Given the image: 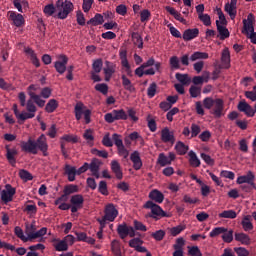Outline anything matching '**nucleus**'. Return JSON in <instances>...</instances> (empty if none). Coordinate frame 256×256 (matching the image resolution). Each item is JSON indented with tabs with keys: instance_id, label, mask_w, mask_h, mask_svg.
Segmentation results:
<instances>
[{
	"instance_id": "1",
	"label": "nucleus",
	"mask_w": 256,
	"mask_h": 256,
	"mask_svg": "<svg viewBox=\"0 0 256 256\" xmlns=\"http://www.w3.org/2000/svg\"><path fill=\"white\" fill-rule=\"evenodd\" d=\"M75 6L69 0H57L56 10L58 11V19H67L70 13H73Z\"/></svg>"
},
{
	"instance_id": "2",
	"label": "nucleus",
	"mask_w": 256,
	"mask_h": 256,
	"mask_svg": "<svg viewBox=\"0 0 256 256\" xmlns=\"http://www.w3.org/2000/svg\"><path fill=\"white\" fill-rule=\"evenodd\" d=\"M255 21V16L253 13L248 14L247 19L243 20V29L242 33L244 35H249V39H251V42L256 45V32H255V27L253 26V23Z\"/></svg>"
},
{
	"instance_id": "3",
	"label": "nucleus",
	"mask_w": 256,
	"mask_h": 256,
	"mask_svg": "<svg viewBox=\"0 0 256 256\" xmlns=\"http://www.w3.org/2000/svg\"><path fill=\"white\" fill-rule=\"evenodd\" d=\"M74 113L77 121H81V117L84 115L86 125L91 123V110L85 107V104L79 102L74 107Z\"/></svg>"
},
{
	"instance_id": "4",
	"label": "nucleus",
	"mask_w": 256,
	"mask_h": 256,
	"mask_svg": "<svg viewBox=\"0 0 256 256\" xmlns=\"http://www.w3.org/2000/svg\"><path fill=\"white\" fill-rule=\"evenodd\" d=\"M143 208L151 209V214H149L148 217H151L152 219H157V217H169V215H167V212L163 211L161 206L154 203L153 200H148L143 205Z\"/></svg>"
},
{
	"instance_id": "5",
	"label": "nucleus",
	"mask_w": 256,
	"mask_h": 256,
	"mask_svg": "<svg viewBox=\"0 0 256 256\" xmlns=\"http://www.w3.org/2000/svg\"><path fill=\"white\" fill-rule=\"evenodd\" d=\"M104 119L106 123H115V121H127L128 115L125 110L119 109L105 114Z\"/></svg>"
},
{
	"instance_id": "6",
	"label": "nucleus",
	"mask_w": 256,
	"mask_h": 256,
	"mask_svg": "<svg viewBox=\"0 0 256 256\" xmlns=\"http://www.w3.org/2000/svg\"><path fill=\"white\" fill-rule=\"evenodd\" d=\"M153 65H155V59L149 58L147 62H144L135 70V75H137V77H143V75H155L154 68L147 69V67H153Z\"/></svg>"
},
{
	"instance_id": "7",
	"label": "nucleus",
	"mask_w": 256,
	"mask_h": 256,
	"mask_svg": "<svg viewBox=\"0 0 256 256\" xmlns=\"http://www.w3.org/2000/svg\"><path fill=\"white\" fill-rule=\"evenodd\" d=\"M112 141L117 147L118 155L124 159H127L129 157V150H127L125 145H123V139H121V135L114 133L112 135Z\"/></svg>"
},
{
	"instance_id": "8",
	"label": "nucleus",
	"mask_w": 256,
	"mask_h": 256,
	"mask_svg": "<svg viewBox=\"0 0 256 256\" xmlns=\"http://www.w3.org/2000/svg\"><path fill=\"white\" fill-rule=\"evenodd\" d=\"M71 203V213H77L79 209H83V203H85V198L81 194H75L70 198Z\"/></svg>"
},
{
	"instance_id": "9",
	"label": "nucleus",
	"mask_w": 256,
	"mask_h": 256,
	"mask_svg": "<svg viewBox=\"0 0 256 256\" xmlns=\"http://www.w3.org/2000/svg\"><path fill=\"white\" fill-rule=\"evenodd\" d=\"M21 151L24 153H32V155H37V144L35 140L29 138L28 141H22L20 143Z\"/></svg>"
},
{
	"instance_id": "10",
	"label": "nucleus",
	"mask_w": 256,
	"mask_h": 256,
	"mask_svg": "<svg viewBox=\"0 0 256 256\" xmlns=\"http://www.w3.org/2000/svg\"><path fill=\"white\" fill-rule=\"evenodd\" d=\"M5 189L1 193V200L4 203H10V201H13V196L17 193V190L11 184H6Z\"/></svg>"
},
{
	"instance_id": "11",
	"label": "nucleus",
	"mask_w": 256,
	"mask_h": 256,
	"mask_svg": "<svg viewBox=\"0 0 256 256\" xmlns=\"http://www.w3.org/2000/svg\"><path fill=\"white\" fill-rule=\"evenodd\" d=\"M58 58L61 59V61H56L54 63V67L57 73L63 75V73L67 71V63H69V58L65 54L60 55Z\"/></svg>"
},
{
	"instance_id": "12",
	"label": "nucleus",
	"mask_w": 256,
	"mask_h": 256,
	"mask_svg": "<svg viewBox=\"0 0 256 256\" xmlns=\"http://www.w3.org/2000/svg\"><path fill=\"white\" fill-rule=\"evenodd\" d=\"M237 109L238 111H240V113H244L246 117H255V112L253 111V107H251L249 103H247V101L245 100H241L238 103Z\"/></svg>"
},
{
	"instance_id": "13",
	"label": "nucleus",
	"mask_w": 256,
	"mask_h": 256,
	"mask_svg": "<svg viewBox=\"0 0 256 256\" xmlns=\"http://www.w3.org/2000/svg\"><path fill=\"white\" fill-rule=\"evenodd\" d=\"M6 149V159L10 163L12 167H15L17 163V155H19V152L15 148H10L9 145L5 146Z\"/></svg>"
},
{
	"instance_id": "14",
	"label": "nucleus",
	"mask_w": 256,
	"mask_h": 256,
	"mask_svg": "<svg viewBox=\"0 0 256 256\" xmlns=\"http://www.w3.org/2000/svg\"><path fill=\"white\" fill-rule=\"evenodd\" d=\"M224 11L228 13L230 19L233 21L237 17V0H230V3H226Z\"/></svg>"
},
{
	"instance_id": "15",
	"label": "nucleus",
	"mask_w": 256,
	"mask_h": 256,
	"mask_svg": "<svg viewBox=\"0 0 256 256\" xmlns=\"http://www.w3.org/2000/svg\"><path fill=\"white\" fill-rule=\"evenodd\" d=\"M119 215V211H117V208H115L114 204H108L105 208V219L107 221H115V218Z\"/></svg>"
},
{
	"instance_id": "16",
	"label": "nucleus",
	"mask_w": 256,
	"mask_h": 256,
	"mask_svg": "<svg viewBox=\"0 0 256 256\" xmlns=\"http://www.w3.org/2000/svg\"><path fill=\"white\" fill-rule=\"evenodd\" d=\"M36 149H39L42 151L44 157H47V149H49V146L47 145V137H45V134H42L35 142Z\"/></svg>"
},
{
	"instance_id": "17",
	"label": "nucleus",
	"mask_w": 256,
	"mask_h": 256,
	"mask_svg": "<svg viewBox=\"0 0 256 256\" xmlns=\"http://www.w3.org/2000/svg\"><path fill=\"white\" fill-rule=\"evenodd\" d=\"M101 160H99L98 158H93L91 163L88 164V169H90L93 177H95L96 179H99L100 174H99V168L101 167Z\"/></svg>"
},
{
	"instance_id": "18",
	"label": "nucleus",
	"mask_w": 256,
	"mask_h": 256,
	"mask_svg": "<svg viewBox=\"0 0 256 256\" xmlns=\"http://www.w3.org/2000/svg\"><path fill=\"white\" fill-rule=\"evenodd\" d=\"M161 141L163 143H175V134L169 131L168 127L161 130Z\"/></svg>"
},
{
	"instance_id": "19",
	"label": "nucleus",
	"mask_w": 256,
	"mask_h": 256,
	"mask_svg": "<svg viewBox=\"0 0 256 256\" xmlns=\"http://www.w3.org/2000/svg\"><path fill=\"white\" fill-rule=\"evenodd\" d=\"M223 109H225V102L223 101V99L221 98L215 99L213 115H215V117H217L218 119L221 118Z\"/></svg>"
},
{
	"instance_id": "20",
	"label": "nucleus",
	"mask_w": 256,
	"mask_h": 256,
	"mask_svg": "<svg viewBox=\"0 0 256 256\" xmlns=\"http://www.w3.org/2000/svg\"><path fill=\"white\" fill-rule=\"evenodd\" d=\"M196 37H199V28L186 29L182 35V38L185 41H193Z\"/></svg>"
},
{
	"instance_id": "21",
	"label": "nucleus",
	"mask_w": 256,
	"mask_h": 256,
	"mask_svg": "<svg viewBox=\"0 0 256 256\" xmlns=\"http://www.w3.org/2000/svg\"><path fill=\"white\" fill-rule=\"evenodd\" d=\"M106 67L104 68L105 81H111V77L115 73L116 65L112 62L105 61Z\"/></svg>"
},
{
	"instance_id": "22",
	"label": "nucleus",
	"mask_w": 256,
	"mask_h": 256,
	"mask_svg": "<svg viewBox=\"0 0 256 256\" xmlns=\"http://www.w3.org/2000/svg\"><path fill=\"white\" fill-rule=\"evenodd\" d=\"M130 160L133 163V169H135V171H139V169L143 167V161H141V156L138 151H134L130 155Z\"/></svg>"
},
{
	"instance_id": "23",
	"label": "nucleus",
	"mask_w": 256,
	"mask_h": 256,
	"mask_svg": "<svg viewBox=\"0 0 256 256\" xmlns=\"http://www.w3.org/2000/svg\"><path fill=\"white\" fill-rule=\"evenodd\" d=\"M8 15L16 27H21L22 25H25V18H23V15L17 14L14 11H9Z\"/></svg>"
},
{
	"instance_id": "24",
	"label": "nucleus",
	"mask_w": 256,
	"mask_h": 256,
	"mask_svg": "<svg viewBox=\"0 0 256 256\" xmlns=\"http://www.w3.org/2000/svg\"><path fill=\"white\" fill-rule=\"evenodd\" d=\"M148 197L149 199H151V201H154L155 203H162L163 201H165V195L157 189L152 190L149 193Z\"/></svg>"
},
{
	"instance_id": "25",
	"label": "nucleus",
	"mask_w": 256,
	"mask_h": 256,
	"mask_svg": "<svg viewBox=\"0 0 256 256\" xmlns=\"http://www.w3.org/2000/svg\"><path fill=\"white\" fill-rule=\"evenodd\" d=\"M221 61L224 69H229V67H231V53L229 52V48H225L222 51Z\"/></svg>"
},
{
	"instance_id": "26",
	"label": "nucleus",
	"mask_w": 256,
	"mask_h": 256,
	"mask_svg": "<svg viewBox=\"0 0 256 256\" xmlns=\"http://www.w3.org/2000/svg\"><path fill=\"white\" fill-rule=\"evenodd\" d=\"M216 27H217V31L219 33L221 41H225V39H229V35H230L229 29H227V27L221 25L219 20H216Z\"/></svg>"
},
{
	"instance_id": "27",
	"label": "nucleus",
	"mask_w": 256,
	"mask_h": 256,
	"mask_svg": "<svg viewBox=\"0 0 256 256\" xmlns=\"http://www.w3.org/2000/svg\"><path fill=\"white\" fill-rule=\"evenodd\" d=\"M165 10L176 19V21H180V23H183V25H187V20L181 16V13H179L175 8L171 6H166Z\"/></svg>"
},
{
	"instance_id": "28",
	"label": "nucleus",
	"mask_w": 256,
	"mask_h": 256,
	"mask_svg": "<svg viewBox=\"0 0 256 256\" xmlns=\"http://www.w3.org/2000/svg\"><path fill=\"white\" fill-rule=\"evenodd\" d=\"M235 241L241 243L242 245H251V237L246 233L240 232L234 234Z\"/></svg>"
},
{
	"instance_id": "29",
	"label": "nucleus",
	"mask_w": 256,
	"mask_h": 256,
	"mask_svg": "<svg viewBox=\"0 0 256 256\" xmlns=\"http://www.w3.org/2000/svg\"><path fill=\"white\" fill-rule=\"evenodd\" d=\"M253 221L251 215H246L242 218L241 226L244 231H253Z\"/></svg>"
},
{
	"instance_id": "30",
	"label": "nucleus",
	"mask_w": 256,
	"mask_h": 256,
	"mask_svg": "<svg viewBox=\"0 0 256 256\" xmlns=\"http://www.w3.org/2000/svg\"><path fill=\"white\" fill-rule=\"evenodd\" d=\"M111 170L116 175V179H123V171L121 170V164L117 160L111 162Z\"/></svg>"
},
{
	"instance_id": "31",
	"label": "nucleus",
	"mask_w": 256,
	"mask_h": 256,
	"mask_svg": "<svg viewBox=\"0 0 256 256\" xmlns=\"http://www.w3.org/2000/svg\"><path fill=\"white\" fill-rule=\"evenodd\" d=\"M76 241H83L84 243H89V245H95V239L87 237L85 232H75Z\"/></svg>"
},
{
	"instance_id": "32",
	"label": "nucleus",
	"mask_w": 256,
	"mask_h": 256,
	"mask_svg": "<svg viewBox=\"0 0 256 256\" xmlns=\"http://www.w3.org/2000/svg\"><path fill=\"white\" fill-rule=\"evenodd\" d=\"M103 23H105V19H103V15L99 13L87 21V25H93V27H97V25H103Z\"/></svg>"
},
{
	"instance_id": "33",
	"label": "nucleus",
	"mask_w": 256,
	"mask_h": 256,
	"mask_svg": "<svg viewBox=\"0 0 256 256\" xmlns=\"http://www.w3.org/2000/svg\"><path fill=\"white\" fill-rule=\"evenodd\" d=\"M65 172H66V175H68V181H70V182L75 181V175H77V168H75L69 164H66Z\"/></svg>"
},
{
	"instance_id": "34",
	"label": "nucleus",
	"mask_w": 256,
	"mask_h": 256,
	"mask_svg": "<svg viewBox=\"0 0 256 256\" xmlns=\"http://www.w3.org/2000/svg\"><path fill=\"white\" fill-rule=\"evenodd\" d=\"M190 159H189V164L191 165V167H200L201 166V160H199V158L197 157V154L191 150L188 153Z\"/></svg>"
},
{
	"instance_id": "35",
	"label": "nucleus",
	"mask_w": 256,
	"mask_h": 256,
	"mask_svg": "<svg viewBox=\"0 0 256 256\" xmlns=\"http://www.w3.org/2000/svg\"><path fill=\"white\" fill-rule=\"evenodd\" d=\"M117 233L120 238L125 239L126 237L129 236V227L127 224H120L117 227Z\"/></svg>"
},
{
	"instance_id": "36",
	"label": "nucleus",
	"mask_w": 256,
	"mask_h": 256,
	"mask_svg": "<svg viewBox=\"0 0 256 256\" xmlns=\"http://www.w3.org/2000/svg\"><path fill=\"white\" fill-rule=\"evenodd\" d=\"M122 85L126 91H129L130 93H135V86L131 83V80L127 78V76L122 75Z\"/></svg>"
},
{
	"instance_id": "37",
	"label": "nucleus",
	"mask_w": 256,
	"mask_h": 256,
	"mask_svg": "<svg viewBox=\"0 0 256 256\" xmlns=\"http://www.w3.org/2000/svg\"><path fill=\"white\" fill-rule=\"evenodd\" d=\"M59 107V102L56 99H50L45 106L46 113H53Z\"/></svg>"
},
{
	"instance_id": "38",
	"label": "nucleus",
	"mask_w": 256,
	"mask_h": 256,
	"mask_svg": "<svg viewBox=\"0 0 256 256\" xmlns=\"http://www.w3.org/2000/svg\"><path fill=\"white\" fill-rule=\"evenodd\" d=\"M176 152L178 155H186L187 151H189V146L185 145V143L178 141L175 145Z\"/></svg>"
},
{
	"instance_id": "39",
	"label": "nucleus",
	"mask_w": 256,
	"mask_h": 256,
	"mask_svg": "<svg viewBox=\"0 0 256 256\" xmlns=\"http://www.w3.org/2000/svg\"><path fill=\"white\" fill-rule=\"evenodd\" d=\"M175 78L181 85H189L191 83V78L189 77V74H181V73H176Z\"/></svg>"
},
{
	"instance_id": "40",
	"label": "nucleus",
	"mask_w": 256,
	"mask_h": 256,
	"mask_svg": "<svg viewBox=\"0 0 256 256\" xmlns=\"http://www.w3.org/2000/svg\"><path fill=\"white\" fill-rule=\"evenodd\" d=\"M79 192V186L77 185H73V184H69L64 186V190L63 193L69 197V195H73V193H78Z\"/></svg>"
},
{
	"instance_id": "41",
	"label": "nucleus",
	"mask_w": 256,
	"mask_h": 256,
	"mask_svg": "<svg viewBox=\"0 0 256 256\" xmlns=\"http://www.w3.org/2000/svg\"><path fill=\"white\" fill-rule=\"evenodd\" d=\"M131 37L134 45H137L138 49H143V38L141 35L137 32H132Z\"/></svg>"
},
{
	"instance_id": "42",
	"label": "nucleus",
	"mask_w": 256,
	"mask_h": 256,
	"mask_svg": "<svg viewBox=\"0 0 256 256\" xmlns=\"http://www.w3.org/2000/svg\"><path fill=\"white\" fill-rule=\"evenodd\" d=\"M220 219H236L237 218V212L234 210H225L222 213L218 215Z\"/></svg>"
},
{
	"instance_id": "43",
	"label": "nucleus",
	"mask_w": 256,
	"mask_h": 256,
	"mask_svg": "<svg viewBox=\"0 0 256 256\" xmlns=\"http://www.w3.org/2000/svg\"><path fill=\"white\" fill-rule=\"evenodd\" d=\"M103 69V59L98 58L93 61L92 64V73H99Z\"/></svg>"
},
{
	"instance_id": "44",
	"label": "nucleus",
	"mask_w": 256,
	"mask_h": 256,
	"mask_svg": "<svg viewBox=\"0 0 256 256\" xmlns=\"http://www.w3.org/2000/svg\"><path fill=\"white\" fill-rule=\"evenodd\" d=\"M223 233H227V228L216 227L210 232L209 237L215 239V237H219V235H223Z\"/></svg>"
},
{
	"instance_id": "45",
	"label": "nucleus",
	"mask_w": 256,
	"mask_h": 256,
	"mask_svg": "<svg viewBox=\"0 0 256 256\" xmlns=\"http://www.w3.org/2000/svg\"><path fill=\"white\" fill-rule=\"evenodd\" d=\"M199 59H209V54L206 52H194L190 56V61H197Z\"/></svg>"
},
{
	"instance_id": "46",
	"label": "nucleus",
	"mask_w": 256,
	"mask_h": 256,
	"mask_svg": "<svg viewBox=\"0 0 256 256\" xmlns=\"http://www.w3.org/2000/svg\"><path fill=\"white\" fill-rule=\"evenodd\" d=\"M30 99L34 101L38 107H45V100L41 99V96L36 93H30Z\"/></svg>"
},
{
	"instance_id": "47",
	"label": "nucleus",
	"mask_w": 256,
	"mask_h": 256,
	"mask_svg": "<svg viewBox=\"0 0 256 256\" xmlns=\"http://www.w3.org/2000/svg\"><path fill=\"white\" fill-rule=\"evenodd\" d=\"M19 177L22 181H33V175L25 169L19 171Z\"/></svg>"
},
{
	"instance_id": "48",
	"label": "nucleus",
	"mask_w": 256,
	"mask_h": 256,
	"mask_svg": "<svg viewBox=\"0 0 256 256\" xmlns=\"http://www.w3.org/2000/svg\"><path fill=\"white\" fill-rule=\"evenodd\" d=\"M158 163L161 167H165L166 165H171V160H169V157H167L165 153H160L158 156Z\"/></svg>"
},
{
	"instance_id": "49",
	"label": "nucleus",
	"mask_w": 256,
	"mask_h": 256,
	"mask_svg": "<svg viewBox=\"0 0 256 256\" xmlns=\"http://www.w3.org/2000/svg\"><path fill=\"white\" fill-rule=\"evenodd\" d=\"M54 249L56 251H68L69 245H67V242L65 240H61L58 243L54 244Z\"/></svg>"
},
{
	"instance_id": "50",
	"label": "nucleus",
	"mask_w": 256,
	"mask_h": 256,
	"mask_svg": "<svg viewBox=\"0 0 256 256\" xmlns=\"http://www.w3.org/2000/svg\"><path fill=\"white\" fill-rule=\"evenodd\" d=\"M92 155H96L97 157H102V159H107L109 157V152L106 150H99L97 148H93L91 150Z\"/></svg>"
},
{
	"instance_id": "51",
	"label": "nucleus",
	"mask_w": 256,
	"mask_h": 256,
	"mask_svg": "<svg viewBox=\"0 0 256 256\" xmlns=\"http://www.w3.org/2000/svg\"><path fill=\"white\" fill-rule=\"evenodd\" d=\"M14 233L16 237H18V239H21V241H24V243H27V241H29V238L25 237V235L23 234V229H21V227L16 226L14 228Z\"/></svg>"
},
{
	"instance_id": "52",
	"label": "nucleus",
	"mask_w": 256,
	"mask_h": 256,
	"mask_svg": "<svg viewBox=\"0 0 256 256\" xmlns=\"http://www.w3.org/2000/svg\"><path fill=\"white\" fill-rule=\"evenodd\" d=\"M55 11H57V6L53 4H48L44 7V13L48 17H51L52 15L55 14Z\"/></svg>"
},
{
	"instance_id": "53",
	"label": "nucleus",
	"mask_w": 256,
	"mask_h": 256,
	"mask_svg": "<svg viewBox=\"0 0 256 256\" xmlns=\"http://www.w3.org/2000/svg\"><path fill=\"white\" fill-rule=\"evenodd\" d=\"M95 90L99 91V93H102V95H107V93H109V86L105 83L96 84Z\"/></svg>"
},
{
	"instance_id": "54",
	"label": "nucleus",
	"mask_w": 256,
	"mask_h": 256,
	"mask_svg": "<svg viewBox=\"0 0 256 256\" xmlns=\"http://www.w3.org/2000/svg\"><path fill=\"white\" fill-rule=\"evenodd\" d=\"M198 19L205 25V27H210L211 25V16L209 14H200Z\"/></svg>"
},
{
	"instance_id": "55",
	"label": "nucleus",
	"mask_w": 256,
	"mask_h": 256,
	"mask_svg": "<svg viewBox=\"0 0 256 256\" xmlns=\"http://www.w3.org/2000/svg\"><path fill=\"white\" fill-rule=\"evenodd\" d=\"M98 191L101 193V195H109V190L107 189V182L106 181H100L98 186Z\"/></svg>"
},
{
	"instance_id": "56",
	"label": "nucleus",
	"mask_w": 256,
	"mask_h": 256,
	"mask_svg": "<svg viewBox=\"0 0 256 256\" xmlns=\"http://www.w3.org/2000/svg\"><path fill=\"white\" fill-rule=\"evenodd\" d=\"M222 240L224 243H231L233 241V230H227L222 234Z\"/></svg>"
},
{
	"instance_id": "57",
	"label": "nucleus",
	"mask_w": 256,
	"mask_h": 256,
	"mask_svg": "<svg viewBox=\"0 0 256 256\" xmlns=\"http://www.w3.org/2000/svg\"><path fill=\"white\" fill-rule=\"evenodd\" d=\"M189 93H190V96L193 99H195V98L199 97V95H201V87L191 86L189 88Z\"/></svg>"
},
{
	"instance_id": "58",
	"label": "nucleus",
	"mask_w": 256,
	"mask_h": 256,
	"mask_svg": "<svg viewBox=\"0 0 256 256\" xmlns=\"http://www.w3.org/2000/svg\"><path fill=\"white\" fill-rule=\"evenodd\" d=\"M44 235H47V227H43L39 231H37L35 234H31L30 241L33 239H39V237H43Z\"/></svg>"
},
{
	"instance_id": "59",
	"label": "nucleus",
	"mask_w": 256,
	"mask_h": 256,
	"mask_svg": "<svg viewBox=\"0 0 256 256\" xmlns=\"http://www.w3.org/2000/svg\"><path fill=\"white\" fill-rule=\"evenodd\" d=\"M157 93V83L153 82L150 84L147 90V95L150 99H153V96Z\"/></svg>"
},
{
	"instance_id": "60",
	"label": "nucleus",
	"mask_w": 256,
	"mask_h": 256,
	"mask_svg": "<svg viewBox=\"0 0 256 256\" xmlns=\"http://www.w3.org/2000/svg\"><path fill=\"white\" fill-rule=\"evenodd\" d=\"M151 237H153L155 241H163V239L165 238V230H158L156 232H153L151 234Z\"/></svg>"
},
{
	"instance_id": "61",
	"label": "nucleus",
	"mask_w": 256,
	"mask_h": 256,
	"mask_svg": "<svg viewBox=\"0 0 256 256\" xmlns=\"http://www.w3.org/2000/svg\"><path fill=\"white\" fill-rule=\"evenodd\" d=\"M213 105H215V100L212 97H206L203 100V106L205 109H212Z\"/></svg>"
},
{
	"instance_id": "62",
	"label": "nucleus",
	"mask_w": 256,
	"mask_h": 256,
	"mask_svg": "<svg viewBox=\"0 0 256 256\" xmlns=\"http://www.w3.org/2000/svg\"><path fill=\"white\" fill-rule=\"evenodd\" d=\"M170 67L171 69H180L181 65L179 64V57L172 56L170 58Z\"/></svg>"
},
{
	"instance_id": "63",
	"label": "nucleus",
	"mask_w": 256,
	"mask_h": 256,
	"mask_svg": "<svg viewBox=\"0 0 256 256\" xmlns=\"http://www.w3.org/2000/svg\"><path fill=\"white\" fill-rule=\"evenodd\" d=\"M140 245H143V240L141 238H134L129 241V247L137 249Z\"/></svg>"
},
{
	"instance_id": "64",
	"label": "nucleus",
	"mask_w": 256,
	"mask_h": 256,
	"mask_svg": "<svg viewBox=\"0 0 256 256\" xmlns=\"http://www.w3.org/2000/svg\"><path fill=\"white\" fill-rule=\"evenodd\" d=\"M188 253H189V255H191V256H203V254L201 253V250L199 249L198 246H192V247H190Z\"/></svg>"
}]
</instances>
